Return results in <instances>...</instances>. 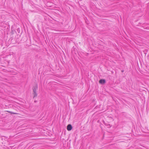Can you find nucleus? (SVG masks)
Instances as JSON below:
<instances>
[{"label":"nucleus","mask_w":149,"mask_h":149,"mask_svg":"<svg viewBox=\"0 0 149 149\" xmlns=\"http://www.w3.org/2000/svg\"><path fill=\"white\" fill-rule=\"evenodd\" d=\"M72 128V127L71 125L69 124L67 126V130L68 131H70L71 130Z\"/></svg>","instance_id":"1"},{"label":"nucleus","mask_w":149,"mask_h":149,"mask_svg":"<svg viewBox=\"0 0 149 149\" xmlns=\"http://www.w3.org/2000/svg\"><path fill=\"white\" fill-rule=\"evenodd\" d=\"M38 88V85L36 84L35 86L33 87V92H36V90Z\"/></svg>","instance_id":"2"},{"label":"nucleus","mask_w":149,"mask_h":149,"mask_svg":"<svg viewBox=\"0 0 149 149\" xmlns=\"http://www.w3.org/2000/svg\"><path fill=\"white\" fill-rule=\"evenodd\" d=\"M105 82H106L105 80V79H100V81H99V83L102 84H104L105 83Z\"/></svg>","instance_id":"3"},{"label":"nucleus","mask_w":149,"mask_h":149,"mask_svg":"<svg viewBox=\"0 0 149 149\" xmlns=\"http://www.w3.org/2000/svg\"><path fill=\"white\" fill-rule=\"evenodd\" d=\"M7 112H8V113H10L11 114H18L17 113H15V112H11V111H7Z\"/></svg>","instance_id":"4"},{"label":"nucleus","mask_w":149,"mask_h":149,"mask_svg":"<svg viewBox=\"0 0 149 149\" xmlns=\"http://www.w3.org/2000/svg\"><path fill=\"white\" fill-rule=\"evenodd\" d=\"M33 92V95H34V97H36L37 96V94L36 93V92Z\"/></svg>","instance_id":"5"},{"label":"nucleus","mask_w":149,"mask_h":149,"mask_svg":"<svg viewBox=\"0 0 149 149\" xmlns=\"http://www.w3.org/2000/svg\"><path fill=\"white\" fill-rule=\"evenodd\" d=\"M122 72H123V70H122Z\"/></svg>","instance_id":"6"}]
</instances>
